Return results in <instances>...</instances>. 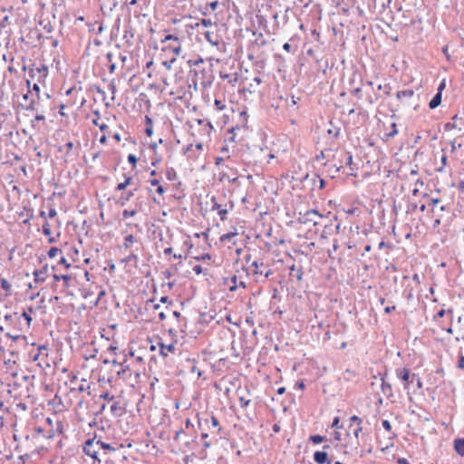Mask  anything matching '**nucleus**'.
Masks as SVG:
<instances>
[{
	"mask_svg": "<svg viewBox=\"0 0 464 464\" xmlns=\"http://www.w3.org/2000/svg\"><path fill=\"white\" fill-rule=\"evenodd\" d=\"M193 271L197 274V275H200L202 272H203V268L201 266L199 265H196L193 266Z\"/></svg>",
	"mask_w": 464,
	"mask_h": 464,
	"instance_id": "de8ad7c7",
	"label": "nucleus"
},
{
	"mask_svg": "<svg viewBox=\"0 0 464 464\" xmlns=\"http://www.w3.org/2000/svg\"><path fill=\"white\" fill-rule=\"evenodd\" d=\"M134 242H135V238H134L133 235H128L124 238L123 246L125 248H130Z\"/></svg>",
	"mask_w": 464,
	"mask_h": 464,
	"instance_id": "aec40b11",
	"label": "nucleus"
},
{
	"mask_svg": "<svg viewBox=\"0 0 464 464\" xmlns=\"http://www.w3.org/2000/svg\"><path fill=\"white\" fill-rule=\"evenodd\" d=\"M95 114L97 115V118L96 119H93L92 120V124L95 125V126H98L99 129L102 130V131H104L108 129V125L105 124V123H99V112L98 111H95Z\"/></svg>",
	"mask_w": 464,
	"mask_h": 464,
	"instance_id": "6ab92c4d",
	"label": "nucleus"
},
{
	"mask_svg": "<svg viewBox=\"0 0 464 464\" xmlns=\"http://www.w3.org/2000/svg\"><path fill=\"white\" fill-rule=\"evenodd\" d=\"M454 449L458 454L464 456V439H456L454 440Z\"/></svg>",
	"mask_w": 464,
	"mask_h": 464,
	"instance_id": "f8f14e48",
	"label": "nucleus"
},
{
	"mask_svg": "<svg viewBox=\"0 0 464 464\" xmlns=\"http://www.w3.org/2000/svg\"><path fill=\"white\" fill-rule=\"evenodd\" d=\"M397 133H398L397 125H396V123L393 122L392 124V130L386 134V137H387V139H390V138H392L395 135H397Z\"/></svg>",
	"mask_w": 464,
	"mask_h": 464,
	"instance_id": "393cba45",
	"label": "nucleus"
},
{
	"mask_svg": "<svg viewBox=\"0 0 464 464\" xmlns=\"http://www.w3.org/2000/svg\"><path fill=\"white\" fill-rule=\"evenodd\" d=\"M382 427H383L386 430H388V431H390V430H391V429H392V425H391L390 421H389V420H382Z\"/></svg>",
	"mask_w": 464,
	"mask_h": 464,
	"instance_id": "a18cd8bd",
	"label": "nucleus"
},
{
	"mask_svg": "<svg viewBox=\"0 0 464 464\" xmlns=\"http://www.w3.org/2000/svg\"><path fill=\"white\" fill-rule=\"evenodd\" d=\"M396 376L405 382L404 388L409 389V385L415 382L416 374H411L407 368H399L395 372Z\"/></svg>",
	"mask_w": 464,
	"mask_h": 464,
	"instance_id": "20e7f679",
	"label": "nucleus"
},
{
	"mask_svg": "<svg viewBox=\"0 0 464 464\" xmlns=\"http://www.w3.org/2000/svg\"><path fill=\"white\" fill-rule=\"evenodd\" d=\"M440 200L439 198H432V199L430 200V205H432V212H433L434 214H436V213H437V209L435 208V207H436V205H437L438 203H440Z\"/></svg>",
	"mask_w": 464,
	"mask_h": 464,
	"instance_id": "e433bc0d",
	"label": "nucleus"
},
{
	"mask_svg": "<svg viewBox=\"0 0 464 464\" xmlns=\"http://www.w3.org/2000/svg\"><path fill=\"white\" fill-rule=\"evenodd\" d=\"M130 182H131V178L127 177L123 182L118 184L117 189L118 190L125 189L127 188V186H129L130 184Z\"/></svg>",
	"mask_w": 464,
	"mask_h": 464,
	"instance_id": "4be33fe9",
	"label": "nucleus"
},
{
	"mask_svg": "<svg viewBox=\"0 0 464 464\" xmlns=\"http://www.w3.org/2000/svg\"><path fill=\"white\" fill-rule=\"evenodd\" d=\"M212 206L210 210L215 211L217 210L218 212V215L220 217V219L222 221L227 219V214L228 212V209L227 208H223L220 204L218 203L216 197L211 198Z\"/></svg>",
	"mask_w": 464,
	"mask_h": 464,
	"instance_id": "6e6552de",
	"label": "nucleus"
},
{
	"mask_svg": "<svg viewBox=\"0 0 464 464\" xmlns=\"http://www.w3.org/2000/svg\"><path fill=\"white\" fill-rule=\"evenodd\" d=\"M330 449V445H324V450L322 451H315L314 453V460L317 463V464H331L332 461L331 459L328 458V453L326 451V450Z\"/></svg>",
	"mask_w": 464,
	"mask_h": 464,
	"instance_id": "0eeeda50",
	"label": "nucleus"
},
{
	"mask_svg": "<svg viewBox=\"0 0 464 464\" xmlns=\"http://www.w3.org/2000/svg\"><path fill=\"white\" fill-rule=\"evenodd\" d=\"M128 161L134 167L137 164L138 159L134 154H129Z\"/></svg>",
	"mask_w": 464,
	"mask_h": 464,
	"instance_id": "72a5a7b5",
	"label": "nucleus"
},
{
	"mask_svg": "<svg viewBox=\"0 0 464 464\" xmlns=\"http://www.w3.org/2000/svg\"><path fill=\"white\" fill-rule=\"evenodd\" d=\"M108 89L109 91L111 92V100H114L115 99V93H116V85L113 82H111L109 85H108Z\"/></svg>",
	"mask_w": 464,
	"mask_h": 464,
	"instance_id": "7c9ffc66",
	"label": "nucleus"
},
{
	"mask_svg": "<svg viewBox=\"0 0 464 464\" xmlns=\"http://www.w3.org/2000/svg\"><path fill=\"white\" fill-rule=\"evenodd\" d=\"M192 149H193V145L192 144L188 145L187 147H185L183 149L184 154H188L192 150Z\"/></svg>",
	"mask_w": 464,
	"mask_h": 464,
	"instance_id": "4d7b16f0",
	"label": "nucleus"
},
{
	"mask_svg": "<svg viewBox=\"0 0 464 464\" xmlns=\"http://www.w3.org/2000/svg\"><path fill=\"white\" fill-rule=\"evenodd\" d=\"M59 263L64 265L67 268L71 266L64 257H62Z\"/></svg>",
	"mask_w": 464,
	"mask_h": 464,
	"instance_id": "69168bd1",
	"label": "nucleus"
},
{
	"mask_svg": "<svg viewBox=\"0 0 464 464\" xmlns=\"http://www.w3.org/2000/svg\"><path fill=\"white\" fill-rule=\"evenodd\" d=\"M346 164L349 166L353 164V156L350 153L347 154Z\"/></svg>",
	"mask_w": 464,
	"mask_h": 464,
	"instance_id": "e2e57ef3",
	"label": "nucleus"
},
{
	"mask_svg": "<svg viewBox=\"0 0 464 464\" xmlns=\"http://www.w3.org/2000/svg\"><path fill=\"white\" fill-rule=\"evenodd\" d=\"M43 233L45 235V236H50L51 235V228H50V225L48 222H45L44 225H43Z\"/></svg>",
	"mask_w": 464,
	"mask_h": 464,
	"instance_id": "2f4dec72",
	"label": "nucleus"
},
{
	"mask_svg": "<svg viewBox=\"0 0 464 464\" xmlns=\"http://www.w3.org/2000/svg\"><path fill=\"white\" fill-rule=\"evenodd\" d=\"M237 235V229L235 228V230L233 232H229V233H227V234H224L220 237V241L221 242H227V241H230L233 237H235Z\"/></svg>",
	"mask_w": 464,
	"mask_h": 464,
	"instance_id": "a211bd4d",
	"label": "nucleus"
},
{
	"mask_svg": "<svg viewBox=\"0 0 464 464\" xmlns=\"http://www.w3.org/2000/svg\"><path fill=\"white\" fill-rule=\"evenodd\" d=\"M159 344H160V353L164 357H167L169 353H174L175 348H176L174 343L164 344L162 343H160Z\"/></svg>",
	"mask_w": 464,
	"mask_h": 464,
	"instance_id": "9d476101",
	"label": "nucleus"
},
{
	"mask_svg": "<svg viewBox=\"0 0 464 464\" xmlns=\"http://www.w3.org/2000/svg\"><path fill=\"white\" fill-rule=\"evenodd\" d=\"M26 84H27L28 89H30V81H26ZM30 92H31V90H28V92L23 95V100L24 102H28L26 104H24V108L26 110H34V100H29Z\"/></svg>",
	"mask_w": 464,
	"mask_h": 464,
	"instance_id": "9b49d317",
	"label": "nucleus"
},
{
	"mask_svg": "<svg viewBox=\"0 0 464 464\" xmlns=\"http://www.w3.org/2000/svg\"><path fill=\"white\" fill-rule=\"evenodd\" d=\"M10 24V22H9V16L8 15L4 16L3 19L0 22V25L2 27H5L6 24Z\"/></svg>",
	"mask_w": 464,
	"mask_h": 464,
	"instance_id": "a19ab883",
	"label": "nucleus"
},
{
	"mask_svg": "<svg viewBox=\"0 0 464 464\" xmlns=\"http://www.w3.org/2000/svg\"><path fill=\"white\" fill-rule=\"evenodd\" d=\"M156 192L160 195H163L165 192V189L163 188V187L161 185H160L157 187Z\"/></svg>",
	"mask_w": 464,
	"mask_h": 464,
	"instance_id": "680f3d73",
	"label": "nucleus"
},
{
	"mask_svg": "<svg viewBox=\"0 0 464 464\" xmlns=\"http://www.w3.org/2000/svg\"><path fill=\"white\" fill-rule=\"evenodd\" d=\"M32 91L35 92L36 96L39 97L40 95V87L38 84L34 83L32 87Z\"/></svg>",
	"mask_w": 464,
	"mask_h": 464,
	"instance_id": "864d4df0",
	"label": "nucleus"
},
{
	"mask_svg": "<svg viewBox=\"0 0 464 464\" xmlns=\"http://www.w3.org/2000/svg\"><path fill=\"white\" fill-rule=\"evenodd\" d=\"M340 418L339 417H335L333 420V423H332V427L333 428H336V429H340L341 426H340Z\"/></svg>",
	"mask_w": 464,
	"mask_h": 464,
	"instance_id": "79ce46f5",
	"label": "nucleus"
},
{
	"mask_svg": "<svg viewBox=\"0 0 464 464\" xmlns=\"http://www.w3.org/2000/svg\"><path fill=\"white\" fill-rule=\"evenodd\" d=\"M136 215V211L135 210H128V209H124L123 212H122V217L124 218H132Z\"/></svg>",
	"mask_w": 464,
	"mask_h": 464,
	"instance_id": "c756f323",
	"label": "nucleus"
},
{
	"mask_svg": "<svg viewBox=\"0 0 464 464\" xmlns=\"http://www.w3.org/2000/svg\"><path fill=\"white\" fill-rule=\"evenodd\" d=\"M395 310V306L394 305H392V306H387L385 307L384 311L386 314H390L392 311Z\"/></svg>",
	"mask_w": 464,
	"mask_h": 464,
	"instance_id": "774afa93",
	"label": "nucleus"
},
{
	"mask_svg": "<svg viewBox=\"0 0 464 464\" xmlns=\"http://www.w3.org/2000/svg\"><path fill=\"white\" fill-rule=\"evenodd\" d=\"M323 216L319 214L316 210H309L306 211L304 216L301 218V222L304 224H312L313 226L318 225L319 218H322Z\"/></svg>",
	"mask_w": 464,
	"mask_h": 464,
	"instance_id": "423d86ee",
	"label": "nucleus"
},
{
	"mask_svg": "<svg viewBox=\"0 0 464 464\" xmlns=\"http://www.w3.org/2000/svg\"><path fill=\"white\" fill-rule=\"evenodd\" d=\"M121 410V407H120V403L118 401H114L111 405V411L113 412V413H117L118 411Z\"/></svg>",
	"mask_w": 464,
	"mask_h": 464,
	"instance_id": "473e14b6",
	"label": "nucleus"
},
{
	"mask_svg": "<svg viewBox=\"0 0 464 464\" xmlns=\"http://www.w3.org/2000/svg\"><path fill=\"white\" fill-rule=\"evenodd\" d=\"M6 336L10 339H12L13 341H15V340H18L21 336L19 334H16V335H13L11 334L10 333H7L6 334Z\"/></svg>",
	"mask_w": 464,
	"mask_h": 464,
	"instance_id": "13d9d810",
	"label": "nucleus"
},
{
	"mask_svg": "<svg viewBox=\"0 0 464 464\" xmlns=\"http://www.w3.org/2000/svg\"><path fill=\"white\" fill-rule=\"evenodd\" d=\"M280 430H281V427H280V424H279V423H275V424L273 425V431H274V432L277 433V432H279V431H280Z\"/></svg>",
	"mask_w": 464,
	"mask_h": 464,
	"instance_id": "052dcab7",
	"label": "nucleus"
},
{
	"mask_svg": "<svg viewBox=\"0 0 464 464\" xmlns=\"http://www.w3.org/2000/svg\"><path fill=\"white\" fill-rule=\"evenodd\" d=\"M441 103V94L437 92L429 103L430 109H435Z\"/></svg>",
	"mask_w": 464,
	"mask_h": 464,
	"instance_id": "4468645a",
	"label": "nucleus"
},
{
	"mask_svg": "<svg viewBox=\"0 0 464 464\" xmlns=\"http://www.w3.org/2000/svg\"><path fill=\"white\" fill-rule=\"evenodd\" d=\"M64 149H66V154H69L70 151L72 150L73 148V142L72 141H68L64 144L63 146Z\"/></svg>",
	"mask_w": 464,
	"mask_h": 464,
	"instance_id": "4c0bfd02",
	"label": "nucleus"
},
{
	"mask_svg": "<svg viewBox=\"0 0 464 464\" xmlns=\"http://www.w3.org/2000/svg\"><path fill=\"white\" fill-rule=\"evenodd\" d=\"M177 56L173 55L170 60L165 61L162 63V65L168 69L170 70L172 68L173 63L176 62Z\"/></svg>",
	"mask_w": 464,
	"mask_h": 464,
	"instance_id": "b1692460",
	"label": "nucleus"
},
{
	"mask_svg": "<svg viewBox=\"0 0 464 464\" xmlns=\"http://www.w3.org/2000/svg\"><path fill=\"white\" fill-rule=\"evenodd\" d=\"M120 367H121V369L117 372V374L121 377L125 378L126 377L125 374L127 372L130 371V367H129V365H123V364H120Z\"/></svg>",
	"mask_w": 464,
	"mask_h": 464,
	"instance_id": "5701e85b",
	"label": "nucleus"
},
{
	"mask_svg": "<svg viewBox=\"0 0 464 464\" xmlns=\"http://www.w3.org/2000/svg\"><path fill=\"white\" fill-rule=\"evenodd\" d=\"M22 316L26 320L27 326L29 327L31 324V322H32V317L30 316V314L27 312H24Z\"/></svg>",
	"mask_w": 464,
	"mask_h": 464,
	"instance_id": "ea45409f",
	"label": "nucleus"
},
{
	"mask_svg": "<svg viewBox=\"0 0 464 464\" xmlns=\"http://www.w3.org/2000/svg\"><path fill=\"white\" fill-rule=\"evenodd\" d=\"M0 284H1V287L5 290V291H9L11 289V285L10 283L5 279V278H2L0 280Z\"/></svg>",
	"mask_w": 464,
	"mask_h": 464,
	"instance_id": "bb28decb",
	"label": "nucleus"
},
{
	"mask_svg": "<svg viewBox=\"0 0 464 464\" xmlns=\"http://www.w3.org/2000/svg\"><path fill=\"white\" fill-rule=\"evenodd\" d=\"M310 440L315 444L321 443L324 440V437L321 435H312Z\"/></svg>",
	"mask_w": 464,
	"mask_h": 464,
	"instance_id": "a878e982",
	"label": "nucleus"
},
{
	"mask_svg": "<svg viewBox=\"0 0 464 464\" xmlns=\"http://www.w3.org/2000/svg\"><path fill=\"white\" fill-rule=\"evenodd\" d=\"M145 132H146L147 136H149V137H150L152 135L153 130H152L151 125H150L149 127L146 128Z\"/></svg>",
	"mask_w": 464,
	"mask_h": 464,
	"instance_id": "bf43d9fd",
	"label": "nucleus"
},
{
	"mask_svg": "<svg viewBox=\"0 0 464 464\" xmlns=\"http://www.w3.org/2000/svg\"><path fill=\"white\" fill-rule=\"evenodd\" d=\"M214 105L218 111H222L226 109V105L219 100H215Z\"/></svg>",
	"mask_w": 464,
	"mask_h": 464,
	"instance_id": "cd10ccee",
	"label": "nucleus"
},
{
	"mask_svg": "<svg viewBox=\"0 0 464 464\" xmlns=\"http://www.w3.org/2000/svg\"><path fill=\"white\" fill-rule=\"evenodd\" d=\"M100 398L104 399V400H108V401H112L113 400V396H111L109 392L102 393L100 395Z\"/></svg>",
	"mask_w": 464,
	"mask_h": 464,
	"instance_id": "c03bdc74",
	"label": "nucleus"
},
{
	"mask_svg": "<svg viewBox=\"0 0 464 464\" xmlns=\"http://www.w3.org/2000/svg\"><path fill=\"white\" fill-rule=\"evenodd\" d=\"M56 214H57L56 210L54 208H51L48 212V217L50 218H53L56 216Z\"/></svg>",
	"mask_w": 464,
	"mask_h": 464,
	"instance_id": "6e6d98bb",
	"label": "nucleus"
},
{
	"mask_svg": "<svg viewBox=\"0 0 464 464\" xmlns=\"http://www.w3.org/2000/svg\"><path fill=\"white\" fill-rule=\"evenodd\" d=\"M71 278H72V277H71V276H69V275H56V274H55V275H53V279H54L55 281L63 280V281L64 282V285H65L66 286H68V285H69V282H70Z\"/></svg>",
	"mask_w": 464,
	"mask_h": 464,
	"instance_id": "f3484780",
	"label": "nucleus"
},
{
	"mask_svg": "<svg viewBox=\"0 0 464 464\" xmlns=\"http://www.w3.org/2000/svg\"><path fill=\"white\" fill-rule=\"evenodd\" d=\"M44 29L47 33H51V32H53V26H52V24L48 22L46 24H44Z\"/></svg>",
	"mask_w": 464,
	"mask_h": 464,
	"instance_id": "603ef678",
	"label": "nucleus"
},
{
	"mask_svg": "<svg viewBox=\"0 0 464 464\" xmlns=\"http://www.w3.org/2000/svg\"><path fill=\"white\" fill-rule=\"evenodd\" d=\"M291 48H292V46H291V44H288V43H285V44H284V45H283V49H284L285 51H286V52H290V51H291Z\"/></svg>",
	"mask_w": 464,
	"mask_h": 464,
	"instance_id": "0e129e2a",
	"label": "nucleus"
},
{
	"mask_svg": "<svg viewBox=\"0 0 464 464\" xmlns=\"http://www.w3.org/2000/svg\"><path fill=\"white\" fill-rule=\"evenodd\" d=\"M168 42L170 43L168 44L165 47H163L162 50L164 52H169L175 56H179L182 51L180 38L174 34H167L161 40V43L166 44Z\"/></svg>",
	"mask_w": 464,
	"mask_h": 464,
	"instance_id": "f257e3e1",
	"label": "nucleus"
},
{
	"mask_svg": "<svg viewBox=\"0 0 464 464\" xmlns=\"http://www.w3.org/2000/svg\"><path fill=\"white\" fill-rule=\"evenodd\" d=\"M34 281L36 283H43L46 278V271L45 270H36L34 272Z\"/></svg>",
	"mask_w": 464,
	"mask_h": 464,
	"instance_id": "ddd939ff",
	"label": "nucleus"
},
{
	"mask_svg": "<svg viewBox=\"0 0 464 464\" xmlns=\"http://www.w3.org/2000/svg\"><path fill=\"white\" fill-rule=\"evenodd\" d=\"M340 169H341V166L333 165L331 167L330 172L333 174V177L334 176V174L339 172Z\"/></svg>",
	"mask_w": 464,
	"mask_h": 464,
	"instance_id": "37998d69",
	"label": "nucleus"
},
{
	"mask_svg": "<svg viewBox=\"0 0 464 464\" xmlns=\"http://www.w3.org/2000/svg\"><path fill=\"white\" fill-rule=\"evenodd\" d=\"M211 423H212L213 427H218V430H221V428L219 427V422L216 417H214V416L211 417Z\"/></svg>",
	"mask_w": 464,
	"mask_h": 464,
	"instance_id": "09e8293b",
	"label": "nucleus"
},
{
	"mask_svg": "<svg viewBox=\"0 0 464 464\" xmlns=\"http://www.w3.org/2000/svg\"><path fill=\"white\" fill-rule=\"evenodd\" d=\"M99 448L103 450V454L107 455L114 452L118 448H122V445L118 443H105L99 440Z\"/></svg>",
	"mask_w": 464,
	"mask_h": 464,
	"instance_id": "1a4fd4ad",
	"label": "nucleus"
},
{
	"mask_svg": "<svg viewBox=\"0 0 464 464\" xmlns=\"http://www.w3.org/2000/svg\"><path fill=\"white\" fill-rule=\"evenodd\" d=\"M205 39L212 45L216 46L218 51L220 53H224L226 51L225 44L219 39L217 34H214L212 32L207 31L204 34Z\"/></svg>",
	"mask_w": 464,
	"mask_h": 464,
	"instance_id": "39448f33",
	"label": "nucleus"
},
{
	"mask_svg": "<svg viewBox=\"0 0 464 464\" xmlns=\"http://www.w3.org/2000/svg\"><path fill=\"white\" fill-rule=\"evenodd\" d=\"M415 382H416L417 387L419 389H420L422 387V382H421L420 378L417 376V378H415Z\"/></svg>",
	"mask_w": 464,
	"mask_h": 464,
	"instance_id": "338daca9",
	"label": "nucleus"
},
{
	"mask_svg": "<svg viewBox=\"0 0 464 464\" xmlns=\"http://www.w3.org/2000/svg\"><path fill=\"white\" fill-rule=\"evenodd\" d=\"M250 268L252 273L257 276H264L265 278H267L272 275V270L267 266H266L263 261H252L250 264Z\"/></svg>",
	"mask_w": 464,
	"mask_h": 464,
	"instance_id": "7ed1b4c3",
	"label": "nucleus"
},
{
	"mask_svg": "<svg viewBox=\"0 0 464 464\" xmlns=\"http://www.w3.org/2000/svg\"><path fill=\"white\" fill-rule=\"evenodd\" d=\"M382 391L388 397L392 395V386L383 378H382Z\"/></svg>",
	"mask_w": 464,
	"mask_h": 464,
	"instance_id": "dca6fc26",
	"label": "nucleus"
},
{
	"mask_svg": "<svg viewBox=\"0 0 464 464\" xmlns=\"http://www.w3.org/2000/svg\"><path fill=\"white\" fill-rule=\"evenodd\" d=\"M231 282L234 284L232 286L229 287L230 291H235L237 289V276H233L231 278Z\"/></svg>",
	"mask_w": 464,
	"mask_h": 464,
	"instance_id": "8fccbe9b",
	"label": "nucleus"
},
{
	"mask_svg": "<svg viewBox=\"0 0 464 464\" xmlns=\"http://www.w3.org/2000/svg\"><path fill=\"white\" fill-rule=\"evenodd\" d=\"M350 420H351V422H355V423H357V426L362 425V419H361V418H359V417H358V416H356V415H354V416L351 417Z\"/></svg>",
	"mask_w": 464,
	"mask_h": 464,
	"instance_id": "58836bf2",
	"label": "nucleus"
},
{
	"mask_svg": "<svg viewBox=\"0 0 464 464\" xmlns=\"http://www.w3.org/2000/svg\"><path fill=\"white\" fill-rule=\"evenodd\" d=\"M200 24L205 27H210L213 25V22L210 19H201Z\"/></svg>",
	"mask_w": 464,
	"mask_h": 464,
	"instance_id": "c9c22d12",
	"label": "nucleus"
},
{
	"mask_svg": "<svg viewBox=\"0 0 464 464\" xmlns=\"http://www.w3.org/2000/svg\"><path fill=\"white\" fill-rule=\"evenodd\" d=\"M458 120V116L455 115L453 118H452V121H450V122H447L445 125H444V129L445 130H451L453 129H459V130H461V128H459L456 122V121Z\"/></svg>",
	"mask_w": 464,
	"mask_h": 464,
	"instance_id": "2eb2a0df",
	"label": "nucleus"
},
{
	"mask_svg": "<svg viewBox=\"0 0 464 464\" xmlns=\"http://www.w3.org/2000/svg\"><path fill=\"white\" fill-rule=\"evenodd\" d=\"M362 430V426H361V425H360V426H357V428L354 430V431H353V435H354V437H355L356 439H359V437H360V434H361Z\"/></svg>",
	"mask_w": 464,
	"mask_h": 464,
	"instance_id": "49530a36",
	"label": "nucleus"
},
{
	"mask_svg": "<svg viewBox=\"0 0 464 464\" xmlns=\"http://www.w3.org/2000/svg\"><path fill=\"white\" fill-rule=\"evenodd\" d=\"M239 401L241 408H246L250 403V400H246L244 397H240Z\"/></svg>",
	"mask_w": 464,
	"mask_h": 464,
	"instance_id": "f704fd0d",
	"label": "nucleus"
},
{
	"mask_svg": "<svg viewBox=\"0 0 464 464\" xmlns=\"http://www.w3.org/2000/svg\"><path fill=\"white\" fill-rule=\"evenodd\" d=\"M83 452L89 456L94 463H100L101 460L98 458L99 451L101 448H99V440H97L95 437L87 440L83 444Z\"/></svg>",
	"mask_w": 464,
	"mask_h": 464,
	"instance_id": "f03ea898",
	"label": "nucleus"
},
{
	"mask_svg": "<svg viewBox=\"0 0 464 464\" xmlns=\"http://www.w3.org/2000/svg\"><path fill=\"white\" fill-rule=\"evenodd\" d=\"M458 367L461 370H464V356L461 355L459 359Z\"/></svg>",
	"mask_w": 464,
	"mask_h": 464,
	"instance_id": "3c124183",
	"label": "nucleus"
},
{
	"mask_svg": "<svg viewBox=\"0 0 464 464\" xmlns=\"http://www.w3.org/2000/svg\"><path fill=\"white\" fill-rule=\"evenodd\" d=\"M59 252H61V250L58 247H51L50 250L48 251V256L50 258H53L57 256Z\"/></svg>",
	"mask_w": 464,
	"mask_h": 464,
	"instance_id": "c85d7f7f",
	"label": "nucleus"
},
{
	"mask_svg": "<svg viewBox=\"0 0 464 464\" xmlns=\"http://www.w3.org/2000/svg\"><path fill=\"white\" fill-rule=\"evenodd\" d=\"M166 178L172 181V180H175L176 178H177V173L175 171V169L173 168H169L167 169L166 171Z\"/></svg>",
	"mask_w": 464,
	"mask_h": 464,
	"instance_id": "412c9836",
	"label": "nucleus"
},
{
	"mask_svg": "<svg viewBox=\"0 0 464 464\" xmlns=\"http://www.w3.org/2000/svg\"><path fill=\"white\" fill-rule=\"evenodd\" d=\"M413 94V92L412 91H403V92H401L398 93V97H401V95H403V96H411Z\"/></svg>",
	"mask_w": 464,
	"mask_h": 464,
	"instance_id": "5fc2aeb1",
	"label": "nucleus"
}]
</instances>
